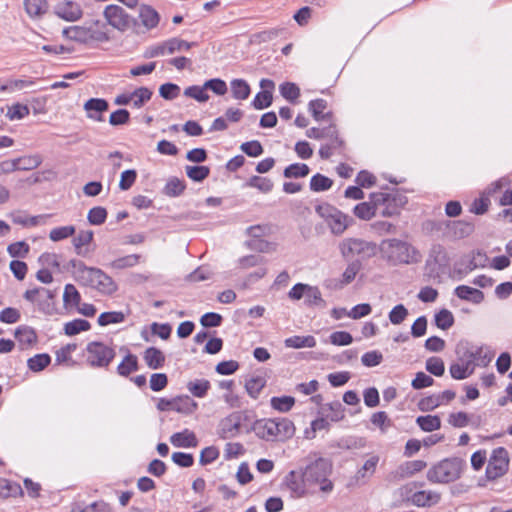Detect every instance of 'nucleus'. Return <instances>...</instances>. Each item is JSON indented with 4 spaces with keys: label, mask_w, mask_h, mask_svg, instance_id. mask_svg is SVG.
I'll return each instance as SVG.
<instances>
[{
    "label": "nucleus",
    "mask_w": 512,
    "mask_h": 512,
    "mask_svg": "<svg viewBox=\"0 0 512 512\" xmlns=\"http://www.w3.org/2000/svg\"><path fill=\"white\" fill-rule=\"evenodd\" d=\"M69 266L73 269L74 278L80 284L92 287L106 295H111L117 290L114 280L101 269L88 267L84 262L76 259H71Z\"/></svg>",
    "instance_id": "nucleus-1"
},
{
    "label": "nucleus",
    "mask_w": 512,
    "mask_h": 512,
    "mask_svg": "<svg viewBox=\"0 0 512 512\" xmlns=\"http://www.w3.org/2000/svg\"><path fill=\"white\" fill-rule=\"evenodd\" d=\"M383 256L393 265L413 264L421 261L420 252L410 243L400 239H386L380 244Z\"/></svg>",
    "instance_id": "nucleus-2"
},
{
    "label": "nucleus",
    "mask_w": 512,
    "mask_h": 512,
    "mask_svg": "<svg viewBox=\"0 0 512 512\" xmlns=\"http://www.w3.org/2000/svg\"><path fill=\"white\" fill-rule=\"evenodd\" d=\"M331 472L332 463L323 457L311 461L302 470L304 482L308 483L310 488L319 485L320 491L324 493H329L333 490V483L328 479Z\"/></svg>",
    "instance_id": "nucleus-3"
},
{
    "label": "nucleus",
    "mask_w": 512,
    "mask_h": 512,
    "mask_svg": "<svg viewBox=\"0 0 512 512\" xmlns=\"http://www.w3.org/2000/svg\"><path fill=\"white\" fill-rule=\"evenodd\" d=\"M371 198L375 199L378 213L382 217H393L400 214L401 209L407 204L408 199L399 190L390 192H374Z\"/></svg>",
    "instance_id": "nucleus-4"
},
{
    "label": "nucleus",
    "mask_w": 512,
    "mask_h": 512,
    "mask_svg": "<svg viewBox=\"0 0 512 512\" xmlns=\"http://www.w3.org/2000/svg\"><path fill=\"white\" fill-rule=\"evenodd\" d=\"M511 185V179L509 176H502L495 181L488 184L479 193V197L475 198L470 207L469 212L476 216L485 215L491 206V197L497 192H500L504 187Z\"/></svg>",
    "instance_id": "nucleus-5"
},
{
    "label": "nucleus",
    "mask_w": 512,
    "mask_h": 512,
    "mask_svg": "<svg viewBox=\"0 0 512 512\" xmlns=\"http://www.w3.org/2000/svg\"><path fill=\"white\" fill-rule=\"evenodd\" d=\"M339 249L345 259H351L357 256V260H360V262L374 257L377 252L375 243L358 238L344 239L340 243Z\"/></svg>",
    "instance_id": "nucleus-6"
},
{
    "label": "nucleus",
    "mask_w": 512,
    "mask_h": 512,
    "mask_svg": "<svg viewBox=\"0 0 512 512\" xmlns=\"http://www.w3.org/2000/svg\"><path fill=\"white\" fill-rule=\"evenodd\" d=\"M315 211L325 220L331 232L335 235L343 234L353 222L351 217L327 203L317 205Z\"/></svg>",
    "instance_id": "nucleus-7"
},
{
    "label": "nucleus",
    "mask_w": 512,
    "mask_h": 512,
    "mask_svg": "<svg viewBox=\"0 0 512 512\" xmlns=\"http://www.w3.org/2000/svg\"><path fill=\"white\" fill-rule=\"evenodd\" d=\"M510 458L507 449L499 446L493 449L485 470L486 481H494L509 471Z\"/></svg>",
    "instance_id": "nucleus-8"
},
{
    "label": "nucleus",
    "mask_w": 512,
    "mask_h": 512,
    "mask_svg": "<svg viewBox=\"0 0 512 512\" xmlns=\"http://www.w3.org/2000/svg\"><path fill=\"white\" fill-rule=\"evenodd\" d=\"M86 352V361L93 368L108 367L116 355L112 347L98 341L88 343Z\"/></svg>",
    "instance_id": "nucleus-9"
},
{
    "label": "nucleus",
    "mask_w": 512,
    "mask_h": 512,
    "mask_svg": "<svg viewBox=\"0 0 512 512\" xmlns=\"http://www.w3.org/2000/svg\"><path fill=\"white\" fill-rule=\"evenodd\" d=\"M104 17L109 25L119 31H126L134 22V19L118 5H108L103 11Z\"/></svg>",
    "instance_id": "nucleus-10"
},
{
    "label": "nucleus",
    "mask_w": 512,
    "mask_h": 512,
    "mask_svg": "<svg viewBox=\"0 0 512 512\" xmlns=\"http://www.w3.org/2000/svg\"><path fill=\"white\" fill-rule=\"evenodd\" d=\"M474 217H467L465 219L450 220V237L460 240L471 236L475 231Z\"/></svg>",
    "instance_id": "nucleus-11"
},
{
    "label": "nucleus",
    "mask_w": 512,
    "mask_h": 512,
    "mask_svg": "<svg viewBox=\"0 0 512 512\" xmlns=\"http://www.w3.org/2000/svg\"><path fill=\"white\" fill-rule=\"evenodd\" d=\"M55 296L56 291L44 287L28 289L23 294L25 300L31 303H37L39 309L41 310H45L46 301L53 300Z\"/></svg>",
    "instance_id": "nucleus-12"
},
{
    "label": "nucleus",
    "mask_w": 512,
    "mask_h": 512,
    "mask_svg": "<svg viewBox=\"0 0 512 512\" xmlns=\"http://www.w3.org/2000/svg\"><path fill=\"white\" fill-rule=\"evenodd\" d=\"M83 108L87 118L101 122L104 120L102 114L109 109V103L103 98H90L84 103Z\"/></svg>",
    "instance_id": "nucleus-13"
},
{
    "label": "nucleus",
    "mask_w": 512,
    "mask_h": 512,
    "mask_svg": "<svg viewBox=\"0 0 512 512\" xmlns=\"http://www.w3.org/2000/svg\"><path fill=\"white\" fill-rule=\"evenodd\" d=\"M242 425L240 413H232L220 422V436L223 439L232 438L239 434Z\"/></svg>",
    "instance_id": "nucleus-14"
},
{
    "label": "nucleus",
    "mask_w": 512,
    "mask_h": 512,
    "mask_svg": "<svg viewBox=\"0 0 512 512\" xmlns=\"http://www.w3.org/2000/svg\"><path fill=\"white\" fill-rule=\"evenodd\" d=\"M453 294L460 300L467 301L473 304H480L484 301L485 295L480 289L468 286L458 285Z\"/></svg>",
    "instance_id": "nucleus-15"
},
{
    "label": "nucleus",
    "mask_w": 512,
    "mask_h": 512,
    "mask_svg": "<svg viewBox=\"0 0 512 512\" xmlns=\"http://www.w3.org/2000/svg\"><path fill=\"white\" fill-rule=\"evenodd\" d=\"M379 460L380 458L378 455H372L369 459H367L353 477V481L355 482V484H365L368 481V479L371 478L375 473Z\"/></svg>",
    "instance_id": "nucleus-16"
},
{
    "label": "nucleus",
    "mask_w": 512,
    "mask_h": 512,
    "mask_svg": "<svg viewBox=\"0 0 512 512\" xmlns=\"http://www.w3.org/2000/svg\"><path fill=\"white\" fill-rule=\"evenodd\" d=\"M285 483L291 492L298 497L305 495L310 488L308 483L304 482L302 471L300 473L290 471L285 477Z\"/></svg>",
    "instance_id": "nucleus-17"
},
{
    "label": "nucleus",
    "mask_w": 512,
    "mask_h": 512,
    "mask_svg": "<svg viewBox=\"0 0 512 512\" xmlns=\"http://www.w3.org/2000/svg\"><path fill=\"white\" fill-rule=\"evenodd\" d=\"M56 14L65 20L75 21L81 17L80 6L73 1L60 2L55 7Z\"/></svg>",
    "instance_id": "nucleus-18"
},
{
    "label": "nucleus",
    "mask_w": 512,
    "mask_h": 512,
    "mask_svg": "<svg viewBox=\"0 0 512 512\" xmlns=\"http://www.w3.org/2000/svg\"><path fill=\"white\" fill-rule=\"evenodd\" d=\"M170 442L173 446L182 448H194L198 445L195 433L189 429L171 435Z\"/></svg>",
    "instance_id": "nucleus-19"
},
{
    "label": "nucleus",
    "mask_w": 512,
    "mask_h": 512,
    "mask_svg": "<svg viewBox=\"0 0 512 512\" xmlns=\"http://www.w3.org/2000/svg\"><path fill=\"white\" fill-rule=\"evenodd\" d=\"M475 363L468 362H453L450 364V377L455 380H463L468 378L474 373Z\"/></svg>",
    "instance_id": "nucleus-20"
},
{
    "label": "nucleus",
    "mask_w": 512,
    "mask_h": 512,
    "mask_svg": "<svg viewBox=\"0 0 512 512\" xmlns=\"http://www.w3.org/2000/svg\"><path fill=\"white\" fill-rule=\"evenodd\" d=\"M92 240V230L80 231L79 234L73 239V245L77 255L87 257L90 253V250L87 246L91 243Z\"/></svg>",
    "instance_id": "nucleus-21"
},
{
    "label": "nucleus",
    "mask_w": 512,
    "mask_h": 512,
    "mask_svg": "<svg viewBox=\"0 0 512 512\" xmlns=\"http://www.w3.org/2000/svg\"><path fill=\"white\" fill-rule=\"evenodd\" d=\"M144 361L150 369H160L164 366L165 355L156 347H148L143 354Z\"/></svg>",
    "instance_id": "nucleus-22"
},
{
    "label": "nucleus",
    "mask_w": 512,
    "mask_h": 512,
    "mask_svg": "<svg viewBox=\"0 0 512 512\" xmlns=\"http://www.w3.org/2000/svg\"><path fill=\"white\" fill-rule=\"evenodd\" d=\"M439 500L440 495L432 491H416L411 495V504L417 507L431 506Z\"/></svg>",
    "instance_id": "nucleus-23"
},
{
    "label": "nucleus",
    "mask_w": 512,
    "mask_h": 512,
    "mask_svg": "<svg viewBox=\"0 0 512 512\" xmlns=\"http://www.w3.org/2000/svg\"><path fill=\"white\" fill-rule=\"evenodd\" d=\"M15 338L18 340L22 349L32 346L37 342V335L33 328L29 326H19L15 330Z\"/></svg>",
    "instance_id": "nucleus-24"
},
{
    "label": "nucleus",
    "mask_w": 512,
    "mask_h": 512,
    "mask_svg": "<svg viewBox=\"0 0 512 512\" xmlns=\"http://www.w3.org/2000/svg\"><path fill=\"white\" fill-rule=\"evenodd\" d=\"M427 478L433 483H448V459H443L427 473Z\"/></svg>",
    "instance_id": "nucleus-25"
},
{
    "label": "nucleus",
    "mask_w": 512,
    "mask_h": 512,
    "mask_svg": "<svg viewBox=\"0 0 512 512\" xmlns=\"http://www.w3.org/2000/svg\"><path fill=\"white\" fill-rule=\"evenodd\" d=\"M488 262L486 253L480 249L472 251V256H465L461 259V264H466L467 271H472L478 267H485Z\"/></svg>",
    "instance_id": "nucleus-26"
},
{
    "label": "nucleus",
    "mask_w": 512,
    "mask_h": 512,
    "mask_svg": "<svg viewBox=\"0 0 512 512\" xmlns=\"http://www.w3.org/2000/svg\"><path fill=\"white\" fill-rule=\"evenodd\" d=\"M354 215L362 220H370L378 212L375 199L369 196V201L357 204L353 209Z\"/></svg>",
    "instance_id": "nucleus-27"
},
{
    "label": "nucleus",
    "mask_w": 512,
    "mask_h": 512,
    "mask_svg": "<svg viewBox=\"0 0 512 512\" xmlns=\"http://www.w3.org/2000/svg\"><path fill=\"white\" fill-rule=\"evenodd\" d=\"M139 17L143 26H145L147 29L156 27L160 19L158 12L148 5H142L140 7Z\"/></svg>",
    "instance_id": "nucleus-28"
},
{
    "label": "nucleus",
    "mask_w": 512,
    "mask_h": 512,
    "mask_svg": "<svg viewBox=\"0 0 512 512\" xmlns=\"http://www.w3.org/2000/svg\"><path fill=\"white\" fill-rule=\"evenodd\" d=\"M277 438L286 440L291 438L295 433V426L291 420L284 417L274 418Z\"/></svg>",
    "instance_id": "nucleus-29"
},
{
    "label": "nucleus",
    "mask_w": 512,
    "mask_h": 512,
    "mask_svg": "<svg viewBox=\"0 0 512 512\" xmlns=\"http://www.w3.org/2000/svg\"><path fill=\"white\" fill-rule=\"evenodd\" d=\"M139 369L138 358L136 355L128 352L122 362L117 367V373L122 377H128L131 373Z\"/></svg>",
    "instance_id": "nucleus-30"
},
{
    "label": "nucleus",
    "mask_w": 512,
    "mask_h": 512,
    "mask_svg": "<svg viewBox=\"0 0 512 512\" xmlns=\"http://www.w3.org/2000/svg\"><path fill=\"white\" fill-rule=\"evenodd\" d=\"M197 407V403L188 395L173 398V410L179 413L192 414Z\"/></svg>",
    "instance_id": "nucleus-31"
},
{
    "label": "nucleus",
    "mask_w": 512,
    "mask_h": 512,
    "mask_svg": "<svg viewBox=\"0 0 512 512\" xmlns=\"http://www.w3.org/2000/svg\"><path fill=\"white\" fill-rule=\"evenodd\" d=\"M62 34L69 40L88 44V27L70 26L63 29Z\"/></svg>",
    "instance_id": "nucleus-32"
},
{
    "label": "nucleus",
    "mask_w": 512,
    "mask_h": 512,
    "mask_svg": "<svg viewBox=\"0 0 512 512\" xmlns=\"http://www.w3.org/2000/svg\"><path fill=\"white\" fill-rule=\"evenodd\" d=\"M445 401H448V390L443 391L441 395H431L422 398L418 403V407L422 411H430L440 404H443Z\"/></svg>",
    "instance_id": "nucleus-33"
},
{
    "label": "nucleus",
    "mask_w": 512,
    "mask_h": 512,
    "mask_svg": "<svg viewBox=\"0 0 512 512\" xmlns=\"http://www.w3.org/2000/svg\"><path fill=\"white\" fill-rule=\"evenodd\" d=\"M474 352L473 346L467 340H461L455 348V354L459 362H468L471 360V363H475Z\"/></svg>",
    "instance_id": "nucleus-34"
},
{
    "label": "nucleus",
    "mask_w": 512,
    "mask_h": 512,
    "mask_svg": "<svg viewBox=\"0 0 512 512\" xmlns=\"http://www.w3.org/2000/svg\"><path fill=\"white\" fill-rule=\"evenodd\" d=\"M308 108L316 121L328 120L331 117L330 112L324 114V110L327 108V101L324 99L311 100L308 104Z\"/></svg>",
    "instance_id": "nucleus-35"
},
{
    "label": "nucleus",
    "mask_w": 512,
    "mask_h": 512,
    "mask_svg": "<svg viewBox=\"0 0 512 512\" xmlns=\"http://www.w3.org/2000/svg\"><path fill=\"white\" fill-rule=\"evenodd\" d=\"M185 189L186 184L184 180L177 177H171L167 180L163 193L169 197H178L185 191Z\"/></svg>",
    "instance_id": "nucleus-36"
},
{
    "label": "nucleus",
    "mask_w": 512,
    "mask_h": 512,
    "mask_svg": "<svg viewBox=\"0 0 512 512\" xmlns=\"http://www.w3.org/2000/svg\"><path fill=\"white\" fill-rule=\"evenodd\" d=\"M285 346L288 348L300 349L304 347L312 348L316 346V339L312 335L292 336L285 340Z\"/></svg>",
    "instance_id": "nucleus-37"
},
{
    "label": "nucleus",
    "mask_w": 512,
    "mask_h": 512,
    "mask_svg": "<svg viewBox=\"0 0 512 512\" xmlns=\"http://www.w3.org/2000/svg\"><path fill=\"white\" fill-rule=\"evenodd\" d=\"M24 8L31 18L41 17L47 11L46 0H24Z\"/></svg>",
    "instance_id": "nucleus-38"
},
{
    "label": "nucleus",
    "mask_w": 512,
    "mask_h": 512,
    "mask_svg": "<svg viewBox=\"0 0 512 512\" xmlns=\"http://www.w3.org/2000/svg\"><path fill=\"white\" fill-rule=\"evenodd\" d=\"M307 292L305 295V305L308 307H321L324 308L326 306V301L322 298L321 292L316 286H307Z\"/></svg>",
    "instance_id": "nucleus-39"
},
{
    "label": "nucleus",
    "mask_w": 512,
    "mask_h": 512,
    "mask_svg": "<svg viewBox=\"0 0 512 512\" xmlns=\"http://www.w3.org/2000/svg\"><path fill=\"white\" fill-rule=\"evenodd\" d=\"M232 96L237 100H245L250 95V86L243 79H234L230 83Z\"/></svg>",
    "instance_id": "nucleus-40"
},
{
    "label": "nucleus",
    "mask_w": 512,
    "mask_h": 512,
    "mask_svg": "<svg viewBox=\"0 0 512 512\" xmlns=\"http://www.w3.org/2000/svg\"><path fill=\"white\" fill-rule=\"evenodd\" d=\"M426 467V462L422 460L407 461L398 468L401 478L410 477Z\"/></svg>",
    "instance_id": "nucleus-41"
},
{
    "label": "nucleus",
    "mask_w": 512,
    "mask_h": 512,
    "mask_svg": "<svg viewBox=\"0 0 512 512\" xmlns=\"http://www.w3.org/2000/svg\"><path fill=\"white\" fill-rule=\"evenodd\" d=\"M265 385L266 379L264 377L255 376L246 381L245 390L250 397L257 399Z\"/></svg>",
    "instance_id": "nucleus-42"
},
{
    "label": "nucleus",
    "mask_w": 512,
    "mask_h": 512,
    "mask_svg": "<svg viewBox=\"0 0 512 512\" xmlns=\"http://www.w3.org/2000/svg\"><path fill=\"white\" fill-rule=\"evenodd\" d=\"M81 295L73 284H66L63 293L65 307H77L80 305Z\"/></svg>",
    "instance_id": "nucleus-43"
},
{
    "label": "nucleus",
    "mask_w": 512,
    "mask_h": 512,
    "mask_svg": "<svg viewBox=\"0 0 512 512\" xmlns=\"http://www.w3.org/2000/svg\"><path fill=\"white\" fill-rule=\"evenodd\" d=\"M51 362V357L47 353L36 354L27 361L28 368L33 372L44 370Z\"/></svg>",
    "instance_id": "nucleus-44"
},
{
    "label": "nucleus",
    "mask_w": 512,
    "mask_h": 512,
    "mask_svg": "<svg viewBox=\"0 0 512 512\" xmlns=\"http://www.w3.org/2000/svg\"><path fill=\"white\" fill-rule=\"evenodd\" d=\"M91 328L90 323L84 319H74L64 325V332L68 336H74Z\"/></svg>",
    "instance_id": "nucleus-45"
},
{
    "label": "nucleus",
    "mask_w": 512,
    "mask_h": 512,
    "mask_svg": "<svg viewBox=\"0 0 512 512\" xmlns=\"http://www.w3.org/2000/svg\"><path fill=\"white\" fill-rule=\"evenodd\" d=\"M187 389L193 396L203 398L210 389V382L206 379L190 381L187 384Z\"/></svg>",
    "instance_id": "nucleus-46"
},
{
    "label": "nucleus",
    "mask_w": 512,
    "mask_h": 512,
    "mask_svg": "<svg viewBox=\"0 0 512 512\" xmlns=\"http://www.w3.org/2000/svg\"><path fill=\"white\" fill-rule=\"evenodd\" d=\"M310 172L308 165L304 163H294L284 169L285 178H302L306 177Z\"/></svg>",
    "instance_id": "nucleus-47"
},
{
    "label": "nucleus",
    "mask_w": 512,
    "mask_h": 512,
    "mask_svg": "<svg viewBox=\"0 0 512 512\" xmlns=\"http://www.w3.org/2000/svg\"><path fill=\"white\" fill-rule=\"evenodd\" d=\"M333 185V181L320 173L312 176L310 180V189L314 192H322L330 189Z\"/></svg>",
    "instance_id": "nucleus-48"
},
{
    "label": "nucleus",
    "mask_w": 512,
    "mask_h": 512,
    "mask_svg": "<svg viewBox=\"0 0 512 512\" xmlns=\"http://www.w3.org/2000/svg\"><path fill=\"white\" fill-rule=\"evenodd\" d=\"M185 171L187 176L195 181L202 182L204 181L210 174V168L207 166L197 165V166H186Z\"/></svg>",
    "instance_id": "nucleus-49"
},
{
    "label": "nucleus",
    "mask_w": 512,
    "mask_h": 512,
    "mask_svg": "<svg viewBox=\"0 0 512 512\" xmlns=\"http://www.w3.org/2000/svg\"><path fill=\"white\" fill-rule=\"evenodd\" d=\"M152 91L147 87H139L132 92L133 99L131 101L133 107L141 108L152 97Z\"/></svg>",
    "instance_id": "nucleus-50"
},
{
    "label": "nucleus",
    "mask_w": 512,
    "mask_h": 512,
    "mask_svg": "<svg viewBox=\"0 0 512 512\" xmlns=\"http://www.w3.org/2000/svg\"><path fill=\"white\" fill-rule=\"evenodd\" d=\"M416 423L422 430L426 432H431L433 430L439 429L441 426L440 418L438 416L432 415L419 416L416 419Z\"/></svg>",
    "instance_id": "nucleus-51"
},
{
    "label": "nucleus",
    "mask_w": 512,
    "mask_h": 512,
    "mask_svg": "<svg viewBox=\"0 0 512 512\" xmlns=\"http://www.w3.org/2000/svg\"><path fill=\"white\" fill-rule=\"evenodd\" d=\"M125 320V315L121 311L103 312L98 317V324L100 326H107L109 324L121 323Z\"/></svg>",
    "instance_id": "nucleus-52"
},
{
    "label": "nucleus",
    "mask_w": 512,
    "mask_h": 512,
    "mask_svg": "<svg viewBox=\"0 0 512 512\" xmlns=\"http://www.w3.org/2000/svg\"><path fill=\"white\" fill-rule=\"evenodd\" d=\"M281 95L291 103H295L300 96L299 87L292 82H285L280 85Z\"/></svg>",
    "instance_id": "nucleus-53"
},
{
    "label": "nucleus",
    "mask_w": 512,
    "mask_h": 512,
    "mask_svg": "<svg viewBox=\"0 0 512 512\" xmlns=\"http://www.w3.org/2000/svg\"><path fill=\"white\" fill-rule=\"evenodd\" d=\"M195 45V42H187L179 38H171L166 41L167 54H173L174 52L181 50H189Z\"/></svg>",
    "instance_id": "nucleus-54"
},
{
    "label": "nucleus",
    "mask_w": 512,
    "mask_h": 512,
    "mask_svg": "<svg viewBox=\"0 0 512 512\" xmlns=\"http://www.w3.org/2000/svg\"><path fill=\"white\" fill-rule=\"evenodd\" d=\"M184 95L195 99L198 102H206L209 99V95L206 93L205 84L203 86H189L184 90Z\"/></svg>",
    "instance_id": "nucleus-55"
},
{
    "label": "nucleus",
    "mask_w": 512,
    "mask_h": 512,
    "mask_svg": "<svg viewBox=\"0 0 512 512\" xmlns=\"http://www.w3.org/2000/svg\"><path fill=\"white\" fill-rule=\"evenodd\" d=\"M295 403V399L291 396L273 397L271 406L280 412H288Z\"/></svg>",
    "instance_id": "nucleus-56"
},
{
    "label": "nucleus",
    "mask_w": 512,
    "mask_h": 512,
    "mask_svg": "<svg viewBox=\"0 0 512 512\" xmlns=\"http://www.w3.org/2000/svg\"><path fill=\"white\" fill-rule=\"evenodd\" d=\"M272 100V92L269 90H263L256 94L254 100L252 101V105L255 109L262 110L269 107L272 104Z\"/></svg>",
    "instance_id": "nucleus-57"
},
{
    "label": "nucleus",
    "mask_w": 512,
    "mask_h": 512,
    "mask_svg": "<svg viewBox=\"0 0 512 512\" xmlns=\"http://www.w3.org/2000/svg\"><path fill=\"white\" fill-rule=\"evenodd\" d=\"M107 210L104 207L97 206L89 210L87 219L91 225H101L106 221Z\"/></svg>",
    "instance_id": "nucleus-58"
},
{
    "label": "nucleus",
    "mask_w": 512,
    "mask_h": 512,
    "mask_svg": "<svg viewBox=\"0 0 512 512\" xmlns=\"http://www.w3.org/2000/svg\"><path fill=\"white\" fill-rule=\"evenodd\" d=\"M23 495V490L18 483L11 482L8 480L4 481V485L1 486L0 496L4 498L17 497Z\"/></svg>",
    "instance_id": "nucleus-59"
},
{
    "label": "nucleus",
    "mask_w": 512,
    "mask_h": 512,
    "mask_svg": "<svg viewBox=\"0 0 512 512\" xmlns=\"http://www.w3.org/2000/svg\"><path fill=\"white\" fill-rule=\"evenodd\" d=\"M467 467L466 461L459 457H450V482L460 478L462 471Z\"/></svg>",
    "instance_id": "nucleus-60"
},
{
    "label": "nucleus",
    "mask_w": 512,
    "mask_h": 512,
    "mask_svg": "<svg viewBox=\"0 0 512 512\" xmlns=\"http://www.w3.org/2000/svg\"><path fill=\"white\" fill-rule=\"evenodd\" d=\"M362 264L360 260H354L351 263L348 264L345 271L342 274V283L343 284H349L351 283L358 272L361 270Z\"/></svg>",
    "instance_id": "nucleus-61"
},
{
    "label": "nucleus",
    "mask_w": 512,
    "mask_h": 512,
    "mask_svg": "<svg viewBox=\"0 0 512 512\" xmlns=\"http://www.w3.org/2000/svg\"><path fill=\"white\" fill-rule=\"evenodd\" d=\"M75 233V227L72 225L69 226H62L54 228L50 231L49 238L54 241H60L63 239H66Z\"/></svg>",
    "instance_id": "nucleus-62"
},
{
    "label": "nucleus",
    "mask_w": 512,
    "mask_h": 512,
    "mask_svg": "<svg viewBox=\"0 0 512 512\" xmlns=\"http://www.w3.org/2000/svg\"><path fill=\"white\" fill-rule=\"evenodd\" d=\"M248 185L259 189L263 193H268L273 188V182L270 179L261 176H252L249 179Z\"/></svg>",
    "instance_id": "nucleus-63"
},
{
    "label": "nucleus",
    "mask_w": 512,
    "mask_h": 512,
    "mask_svg": "<svg viewBox=\"0 0 512 512\" xmlns=\"http://www.w3.org/2000/svg\"><path fill=\"white\" fill-rule=\"evenodd\" d=\"M7 251L11 257L24 258L29 252V245L24 241L15 242L8 246Z\"/></svg>",
    "instance_id": "nucleus-64"
}]
</instances>
